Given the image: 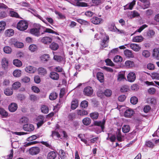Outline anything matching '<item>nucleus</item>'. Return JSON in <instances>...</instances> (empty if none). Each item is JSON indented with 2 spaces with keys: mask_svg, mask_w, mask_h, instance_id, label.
<instances>
[{
  "mask_svg": "<svg viewBox=\"0 0 159 159\" xmlns=\"http://www.w3.org/2000/svg\"><path fill=\"white\" fill-rule=\"evenodd\" d=\"M3 51L5 53L9 54L11 52L12 49L9 46H6L4 48Z\"/></svg>",
  "mask_w": 159,
  "mask_h": 159,
  "instance_id": "52",
  "label": "nucleus"
},
{
  "mask_svg": "<svg viewBox=\"0 0 159 159\" xmlns=\"http://www.w3.org/2000/svg\"><path fill=\"white\" fill-rule=\"evenodd\" d=\"M80 106L84 108H86L88 106V102L86 100L82 101L80 104Z\"/></svg>",
  "mask_w": 159,
  "mask_h": 159,
  "instance_id": "63",
  "label": "nucleus"
},
{
  "mask_svg": "<svg viewBox=\"0 0 159 159\" xmlns=\"http://www.w3.org/2000/svg\"><path fill=\"white\" fill-rule=\"evenodd\" d=\"M18 108V106L16 103L12 102L8 106L9 111L11 112H14L16 111Z\"/></svg>",
  "mask_w": 159,
  "mask_h": 159,
  "instance_id": "11",
  "label": "nucleus"
},
{
  "mask_svg": "<svg viewBox=\"0 0 159 159\" xmlns=\"http://www.w3.org/2000/svg\"><path fill=\"white\" fill-rule=\"evenodd\" d=\"M92 2L94 5H98L101 4L103 1V0H92Z\"/></svg>",
  "mask_w": 159,
  "mask_h": 159,
  "instance_id": "61",
  "label": "nucleus"
},
{
  "mask_svg": "<svg viewBox=\"0 0 159 159\" xmlns=\"http://www.w3.org/2000/svg\"><path fill=\"white\" fill-rule=\"evenodd\" d=\"M125 45L127 46L128 48L130 47L132 50L135 52H138L141 49V46L136 43H129L126 44Z\"/></svg>",
  "mask_w": 159,
  "mask_h": 159,
  "instance_id": "2",
  "label": "nucleus"
},
{
  "mask_svg": "<svg viewBox=\"0 0 159 159\" xmlns=\"http://www.w3.org/2000/svg\"><path fill=\"white\" fill-rule=\"evenodd\" d=\"M116 139V137L115 135H112L111 136L108 134V137L107 138V140H110L111 142H114Z\"/></svg>",
  "mask_w": 159,
  "mask_h": 159,
  "instance_id": "64",
  "label": "nucleus"
},
{
  "mask_svg": "<svg viewBox=\"0 0 159 159\" xmlns=\"http://www.w3.org/2000/svg\"><path fill=\"white\" fill-rule=\"evenodd\" d=\"M21 83L18 81L14 82L12 85V89L16 90L19 89L21 86Z\"/></svg>",
  "mask_w": 159,
  "mask_h": 159,
  "instance_id": "33",
  "label": "nucleus"
},
{
  "mask_svg": "<svg viewBox=\"0 0 159 159\" xmlns=\"http://www.w3.org/2000/svg\"><path fill=\"white\" fill-rule=\"evenodd\" d=\"M2 66L3 69L4 70L7 69L8 68V61L7 59L6 58H3L2 60Z\"/></svg>",
  "mask_w": 159,
  "mask_h": 159,
  "instance_id": "12",
  "label": "nucleus"
},
{
  "mask_svg": "<svg viewBox=\"0 0 159 159\" xmlns=\"http://www.w3.org/2000/svg\"><path fill=\"white\" fill-rule=\"evenodd\" d=\"M78 102L76 99L73 100L71 102V108L72 110L75 109L78 106Z\"/></svg>",
  "mask_w": 159,
  "mask_h": 159,
  "instance_id": "30",
  "label": "nucleus"
},
{
  "mask_svg": "<svg viewBox=\"0 0 159 159\" xmlns=\"http://www.w3.org/2000/svg\"><path fill=\"white\" fill-rule=\"evenodd\" d=\"M12 44L15 47L18 48H22L24 46V44L23 43L18 41L13 42L12 43Z\"/></svg>",
  "mask_w": 159,
  "mask_h": 159,
  "instance_id": "34",
  "label": "nucleus"
},
{
  "mask_svg": "<svg viewBox=\"0 0 159 159\" xmlns=\"http://www.w3.org/2000/svg\"><path fill=\"white\" fill-rule=\"evenodd\" d=\"M29 151L30 154L31 155H35L39 152L40 149L38 147H33L30 148Z\"/></svg>",
  "mask_w": 159,
  "mask_h": 159,
  "instance_id": "4",
  "label": "nucleus"
},
{
  "mask_svg": "<svg viewBox=\"0 0 159 159\" xmlns=\"http://www.w3.org/2000/svg\"><path fill=\"white\" fill-rule=\"evenodd\" d=\"M155 34V32L154 30H150L147 32V36L149 38H152L154 36Z\"/></svg>",
  "mask_w": 159,
  "mask_h": 159,
  "instance_id": "47",
  "label": "nucleus"
},
{
  "mask_svg": "<svg viewBox=\"0 0 159 159\" xmlns=\"http://www.w3.org/2000/svg\"><path fill=\"white\" fill-rule=\"evenodd\" d=\"M125 56L128 58H133L134 56L132 53V51L129 49H126L124 51Z\"/></svg>",
  "mask_w": 159,
  "mask_h": 159,
  "instance_id": "23",
  "label": "nucleus"
},
{
  "mask_svg": "<svg viewBox=\"0 0 159 159\" xmlns=\"http://www.w3.org/2000/svg\"><path fill=\"white\" fill-rule=\"evenodd\" d=\"M58 45L56 43L52 42L49 46L50 48L53 50H56L59 48Z\"/></svg>",
  "mask_w": 159,
  "mask_h": 159,
  "instance_id": "40",
  "label": "nucleus"
},
{
  "mask_svg": "<svg viewBox=\"0 0 159 159\" xmlns=\"http://www.w3.org/2000/svg\"><path fill=\"white\" fill-rule=\"evenodd\" d=\"M28 23L25 20L20 21L17 25V29L23 31L26 30L28 27Z\"/></svg>",
  "mask_w": 159,
  "mask_h": 159,
  "instance_id": "1",
  "label": "nucleus"
},
{
  "mask_svg": "<svg viewBox=\"0 0 159 159\" xmlns=\"http://www.w3.org/2000/svg\"><path fill=\"white\" fill-rule=\"evenodd\" d=\"M98 116V114L97 112L92 113L90 114V117L93 119H96Z\"/></svg>",
  "mask_w": 159,
  "mask_h": 159,
  "instance_id": "56",
  "label": "nucleus"
},
{
  "mask_svg": "<svg viewBox=\"0 0 159 159\" xmlns=\"http://www.w3.org/2000/svg\"><path fill=\"white\" fill-rule=\"evenodd\" d=\"M143 3L142 4V8L144 9L148 8L150 4L149 0H140Z\"/></svg>",
  "mask_w": 159,
  "mask_h": 159,
  "instance_id": "19",
  "label": "nucleus"
},
{
  "mask_svg": "<svg viewBox=\"0 0 159 159\" xmlns=\"http://www.w3.org/2000/svg\"><path fill=\"white\" fill-rule=\"evenodd\" d=\"M6 25V22L4 21L0 22V32L4 30Z\"/></svg>",
  "mask_w": 159,
  "mask_h": 159,
  "instance_id": "54",
  "label": "nucleus"
},
{
  "mask_svg": "<svg viewBox=\"0 0 159 159\" xmlns=\"http://www.w3.org/2000/svg\"><path fill=\"white\" fill-rule=\"evenodd\" d=\"M28 119L25 116H23L20 118L18 121V123L20 124L25 123L28 122Z\"/></svg>",
  "mask_w": 159,
  "mask_h": 159,
  "instance_id": "42",
  "label": "nucleus"
},
{
  "mask_svg": "<svg viewBox=\"0 0 159 159\" xmlns=\"http://www.w3.org/2000/svg\"><path fill=\"white\" fill-rule=\"evenodd\" d=\"M77 21L79 23L82 25H86L89 24L87 21L80 19H77Z\"/></svg>",
  "mask_w": 159,
  "mask_h": 159,
  "instance_id": "62",
  "label": "nucleus"
},
{
  "mask_svg": "<svg viewBox=\"0 0 159 159\" xmlns=\"http://www.w3.org/2000/svg\"><path fill=\"white\" fill-rule=\"evenodd\" d=\"M122 60V57L119 55L115 56L113 59L114 61L115 62H121Z\"/></svg>",
  "mask_w": 159,
  "mask_h": 159,
  "instance_id": "46",
  "label": "nucleus"
},
{
  "mask_svg": "<svg viewBox=\"0 0 159 159\" xmlns=\"http://www.w3.org/2000/svg\"><path fill=\"white\" fill-rule=\"evenodd\" d=\"M105 123V120H103L102 121H95L94 122V124L95 125L100 126L101 127L102 129L103 130L104 128V125Z\"/></svg>",
  "mask_w": 159,
  "mask_h": 159,
  "instance_id": "29",
  "label": "nucleus"
},
{
  "mask_svg": "<svg viewBox=\"0 0 159 159\" xmlns=\"http://www.w3.org/2000/svg\"><path fill=\"white\" fill-rule=\"evenodd\" d=\"M116 134L117 140L120 142L122 141L123 140V136L121 134L120 129H117Z\"/></svg>",
  "mask_w": 159,
  "mask_h": 159,
  "instance_id": "31",
  "label": "nucleus"
},
{
  "mask_svg": "<svg viewBox=\"0 0 159 159\" xmlns=\"http://www.w3.org/2000/svg\"><path fill=\"white\" fill-rule=\"evenodd\" d=\"M91 122L90 119L88 117L84 118L82 120L83 124L85 125H89L91 123Z\"/></svg>",
  "mask_w": 159,
  "mask_h": 159,
  "instance_id": "43",
  "label": "nucleus"
},
{
  "mask_svg": "<svg viewBox=\"0 0 159 159\" xmlns=\"http://www.w3.org/2000/svg\"><path fill=\"white\" fill-rule=\"evenodd\" d=\"M130 101L131 103L133 104H135L138 102V99L135 97H133L131 98Z\"/></svg>",
  "mask_w": 159,
  "mask_h": 159,
  "instance_id": "57",
  "label": "nucleus"
},
{
  "mask_svg": "<svg viewBox=\"0 0 159 159\" xmlns=\"http://www.w3.org/2000/svg\"><path fill=\"white\" fill-rule=\"evenodd\" d=\"M53 59L59 62H63L64 63L65 62V58L60 56L55 55L53 57Z\"/></svg>",
  "mask_w": 159,
  "mask_h": 159,
  "instance_id": "15",
  "label": "nucleus"
},
{
  "mask_svg": "<svg viewBox=\"0 0 159 159\" xmlns=\"http://www.w3.org/2000/svg\"><path fill=\"white\" fill-rule=\"evenodd\" d=\"M41 111L43 113L47 114L48 112V108L46 106L43 105L41 107Z\"/></svg>",
  "mask_w": 159,
  "mask_h": 159,
  "instance_id": "49",
  "label": "nucleus"
},
{
  "mask_svg": "<svg viewBox=\"0 0 159 159\" xmlns=\"http://www.w3.org/2000/svg\"><path fill=\"white\" fill-rule=\"evenodd\" d=\"M57 156L56 153L54 152H49L47 156L48 159H55Z\"/></svg>",
  "mask_w": 159,
  "mask_h": 159,
  "instance_id": "39",
  "label": "nucleus"
},
{
  "mask_svg": "<svg viewBox=\"0 0 159 159\" xmlns=\"http://www.w3.org/2000/svg\"><path fill=\"white\" fill-rule=\"evenodd\" d=\"M23 129L25 131L31 132L33 131L34 128V126L32 124H27L23 125Z\"/></svg>",
  "mask_w": 159,
  "mask_h": 159,
  "instance_id": "7",
  "label": "nucleus"
},
{
  "mask_svg": "<svg viewBox=\"0 0 159 159\" xmlns=\"http://www.w3.org/2000/svg\"><path fill=\"white\" fill-rule=\"evenodd\" d=\"M125 71H122L119 73L117 76V80L120 81L124 80L125 78Z\"/></svg>",
  "mask_w": 159,
  "mask_h": 159,
  "instance_id": "32",
  "label": "nucleus"
},
{
  "mask_svg": "<svg viewBox=\"0 0 159 159\" xmlns=\"http://www.w3.org/2000/svg\"><path fill=\"white\" fill-rule=\"evenodd\" d=\"M39 28H33L30 29V33L35 36H39L40 35Z\"/></svg>",
  "mask_w": 159,
  "mask_h": 159,
  "instance_id": "21",
  "label": "nucleus"
},
{
  "mask_svg": "<svg viewBox=\"0 0 159 159\" xmlns=\"http://www.w3.org/2000/svg\"><path fill=\"white\" fill-rule=\"evenodd\" d=\"M29 49L31 52H34L37 50V47L35 44H32L29 46Z\"/></svg>",
  "mask_w": 159,
  "mask_h": 159,
  "instance_id": "44",
  "label": "nucleus"
},
{
  "mask_svg": "<svg viewBox=\"0 0 159 159\" xmlns=\"http://www.w3.org/2000/svg\"><path fill=\"white\" fill-rule=\"evenodd\" d=\"M76 113L78 115L80 116H86L88 114V112L84 109L77 110Z\"/></svg>",
  "mask_w": 159,
  "mask_h": 159,
  "instance_id": "26",
  "label": "nucleus"
},
{
  "mask_svg": "<svg viewBox=\"0 0 159 159\" xmlns=\"http://www.w3.org/2000/svg\"><path fill=\"white\" fill-rule=\"evenodd\" d=\"M51 136L53 138H59L60 137V134L59 133L56 131V130L53 131L52 132Z\"/></svg>",
  "mask_w": 159,
  "mask_h": 159,
  "instance_id": "48",
  "label": "nucleus"
},
{
  "mask_svg": "<svg viewBox=\"0 0 159 159\" xmlns=\"http://www.w3.org/2000/svg\"><path fill=\"white\" fill-rule=\"evenodd\" d=\"M14 30L11 29L7 30L6 31L7 35L8 37L12 36L14 34Z\"/></svg>",
  "mask_w": 159,
  "mask_h": 159,
  "instance_id": "55",
  "label": "nucleus"
},
{
  "mask_svg": "<svg viewBox=\"0 0 159 159\" xmlns=\"http://www.w3.org/2000/svg\"><path fill=\"white\" fill-rule=\"evenodd\" d=\"M9 12L10 16L16 18H19V16L17 12L12 11H10Z\"/></svg>",
  "mask_w": 159,
  "mask_h": 159,
  "instance_id": "53",
  "label": "nucleus"
},
{
  "mask_svg": "<svg viewBox=\"0 0 159 159\" xmlns=\"http://www.w3.org/2000/svg\"><path fill=\"white\" fill-rule=\"evenodd\" d=\"M25 70L27 72L30 73H33L36 71V69L35 67L32 66H28L25 68Z\"/></svg>",
  "mask_w": 159,
  "mask_h": 159,
  "instance_id": "20",
  "label": "nucleus"
},
{
  "mask_svg": "<svg viewBox=\"0 0 159 159\" xmlns=\"http://www.w3.org/2000/svg\"><path fill=\"white\" fill-rule=\"evenodd\" d=\"M102 37H101L102 39L103 38L102 42L101 44L102 48H105L107 46V44L106 42L109 40V38L108 35H107L105 33L103 34Z\"/></svg>",
  "mask_w": 159,
  "mask_h": 159,
  "instance_id": "5",
  "label": "nucleus"
},
{
  "mask_svg": "<svg viewBox=\"0 0 159 159\" xmlns=\"http://www.w3.org/2000/svg\"><path fill=\"white\" fill-rule=\"evenodd\" d=\"M112 26H113V29L111 30V31L115 32L118 34H120L122 35H128L127 33L124 30L117 29L115 25H113Z\"/></svg>",
  "mask_w": 159,
  "mask_h": 159,
  "instance_id": "6",
  "label": "nucleus"
},
{
  "mask_svg": "<svg viewBox=\"0 0 159 159\" xmlns=\"http://www.w3.org/2000/svg\"><path fill=\"white\" fill-rule=\"evenodd\" d=\"M145 144L146 146L151 148H153L155 146L154 144L150 141H147Z\"/></svg>",
  "mask_w": 159,
  "mask_h": 159,
  "instance_id": "58",
  "label": "nucleus"
},
{
  "mask_svg": "<svg viewBox=\"0 0 159 159\" xmlns=\"http://www.w3.org/2000/svg\"><path fill=\"white\" fill-rule=\"evenodd\" d=\"M134 113V111L131 109L126 110L124 113V116L126 117L130 118Z\"/></svg>",
  "mask_w": 159,
  "mask_h": 159,
  "instance_id": "10",
  "label": "nucleus"
},
{
  "mask_svg": "<svg viewBox=\"0 0 159 159\" xmlns=\"http://www.w3.org/2000/svg\"><path fill=\"white\" fill-rule=\"evenodd\" d=\"M52 39L49 37H45L41 39L42 42L44 44H47L51 42Z\"/></svg>",
  "mask_w": 159,
  "mask_h": 159,
  "instance_id": "24",
  "label": "nucleus"
},
{
  "mask_svg": "<svg viewBox=\"0 0 159 159\" xmlns=\"http://www.w3.org/2000/svg\"><path fill=\"white\" fill-rule=\"evenodd\" d=\"M102 21V19L101 18L97 17H94L91 19V22L95 25H98L101 23Z\"/></svg>",
  "mask_w": 159,
  "mask_h": 159,
  "instance_id": "18",
  "label": "nucleus"
},
{
  "mask_svg": "<svg viewBox=\"0 0 159 159\" xmlns=\"http://www.w3.org/2000/svg\"><path fill=\"white\" fill-rule=\"evenodd\" d=\"M13 65L17 67H20L22 65V62L18 59H15L13 61Z\"/></svg>",
  "mask_w": 159,
  "mask_h": 159,
  "instance_id": "37",
  "label": "nucleus"
},
{
  "mask_svg": "<svg viewBox=\"0 0 159 159\" xmlns=\"http://www.w3.org/2000/svg\"><path fill=\"white\" fill-rule=\"evenodd\" d=\"M130 129V127L128 125H125L123 126L122 128V130L124 133H126L129 132Z\"/></svg>",
  "mask_w": 159,
  "mask_h": 159,
  "instance_id": "45",
  "label": "nucleus"
},
{
  "mask_svg": "<svg viewBox=\"0 0 159 159\" xmlns=\"http://www.w3.org/2000/svg\"><path fill=\"white\" fill-rule=\"evenodd\" d=\"M127 15L129 18H132L139 16V14L137 11H134L129 12Z\"/></svg>",
  "mask_w": 159,
  "mask_h": 159,
  "instance_id": "17",
  "label": "nucleus"
},
{
  "mask_svg": "<svg viewBox=\"0 0 159 159\" xmlns=\"http://www.w3.org/2000/svg\"><path fill=\"white\" fill-rule=\"evenodd\" d=\"M38 74L44 76L46 75L47 71L46 70L42 67H39L38 70Z\"/></svg>",
  "mask_w": 159,
  "mask_h": 159,
  "instance_id": "25",
  "label": "nucleus"
},
{
  "mask_svg": "<svg viewBox=\"0 0 159 159\" xmlns=\"http://www.w3.org/2000/svg\"><path fill=\"white\" fill-rule=\"evenodd\" d=\"M152 55L154 58L159 60V48L153 49Z\"/></svg>",
  "mask_w": 159,
  "mask_h": 159,
  "instance_id": "16",
  "label": "nucleus"
},
{
  "mask_svg": "<svg viewBox=\"0 0 159 159\" xmlns=\"http://www.w3.org/2000/svg\"><path fill=\"white\" fill-rule=\"evenodd\" d=\"M4 92L6 96H10L13 94V91L12 89L7 88L4 89Z\"/></svg>",
  "mask_w": 159,
  "mask_h": 159,
  "instance_id": "35",
  "label": "nucleus"
},
{
  "mask_svg": "<svg viewBox=\"0 0 159 159\" xmlns=\"http://www.w3.org/2000/svg\"><path fill=\"white\" fill-rule=\"evenodd\" d=\"M143 38L141 36H138L134 37L132 41L135 42H140L143 40Z\"/></svg>",
  "mask_w": 159,
  "mask_h": 159,
  "instance_id": "36",
  "label": "nucleus"
},
{
  "mask_svg": "<svg viewBox=\"0 0 159 159\" xmlns=\"http://www.w3.org/2000/svg\"><path fill=\"white\" fill-rule=\"evenodd\" d=\"M136 77V75L134 72H130L127 75V80L129 82H132L135 80Z\"/></svg>",
  "mask_w": 159,
  "mask_h": 159,
  "instance_id": "8",
  "label": "nucleus"
},
{
  "mask_svg": "<svg viewBox=\"0 0 159 159\" xmlns=\"http://www.w3.org/2000/svg\"><path fill=\"white\" fill-rule=\"evenodd\" d=\"M50 57V56L49 54H45L41 55L40 57V58L43 62L45 63L48 61Z\"/></svg>",
  "mask_w": 159,
  "mask_h": 159,
  "instance_id": "13",
  "label": "nucleus"
},
{
  "mask_svg": "<svg viewBox=\"0 0 159 159\" xmlns=\"http://www.w3.org/2000/svg\"><path fill=\"white\" fill-rule=\"evenodd\" d=\"M37 126L39 127L46 121L44 116H39L36 119Z\"/></svg>",
  "mask_w": 159,
  "mask_h": 159,
  "instance_id": "3",
  "label": "nucleus"
},
{
  "mask_svg": "<svg viewBox=\"0 0 159 159\" xmlns=\"http://www.w3.org/2000/svg\"><path fill=\"white\" fill-rule=\"evenodd\" d=\"M76 5L78 6L86 7L88 6V4L85 2H76Z\"/></svg>",
  "mask_w": 159,
  "mask_h": 159,
  "instance_id": "59",
  "label": "nucleus"
},
{
  "mask_svg": "<svg viewBox=\"0 0 159 159\" xmlns=\"http://www.w3.org/2000/svg\"><path fill=\"white\" fill-rule=\"evenodd\" d=\"M57 98V94L55 93H52L50 94L49 96L50 100H53Z\"/></svg>",
  "mask_w": 159,
  "mask_h": 159,
  "instance_id": "60",
  "label": "nucleus"
},
{
  "mask_svg": "<svg viewBox=\"0 0 159 159\" xmlns=\"http://www.w3.org/2000/svg\"><path fill=\"white\" fill-rule=\"evenodd\" d=\"M93 90L92 88L88 86L85 87L84 90V93L85 95L90 96L93 94Z\"/></svg>",
  "mask_w": 159,
  "mask_h": 159,
  "instance_id": "9",
  "label": "nucleus"
},
{
  "mask_svg": "<svg viewBox=\"0 0 159 159\" xmlns=\"http://www.w3.org/2000/svg\"><path fill=\"white\" fill-rule=\"evenodd\" d=\"M136 1L133 0L132 2L129 3L126 5L124 6V9L125 10L127 9L132 10L133 7L135 4Z\"/></svg>",
  "mask_w": 159,
  "mask_h": 159,
  "instance_id": "14",
  "label": "nucleus"
},
{
  "mask_svg": "<svg viewBox=\"0 0 159 159\" xmlns=\"http://www.w3.org/2000/svg\"><path fill=\"white\" fill-rule=\"evenodd\" d=\"M125 66L128 68H132L134 66V63L133 61L131 60H127L125 63Z\"/></svg>",
  "mask_w": 159,
  "mask_h": 159,
  "instance_id": "22",
  "label": "nucleus"
},
{
  "mask_svg": "<svg viewBox=\"0 0 159 159\" xmlns=\"http://www.w3.org/2000/svg\"><path fill=\"white\" fill-rule=\"evenodd\" d=\"M0 114L3 117H6L8 115V113L3 108L0 107Z\"/></svg>",
  "mask_w": 159,
  "mask_h": 159,
  "instance_id": "41",
  "label": "nucleus"
},
{
  "mask_svg": "<svg viewBox=\"0 0 159 159\" xmlns=\"http://www.w3.org/2000/svg\"><path fill=\"white\" fill-rule=\"evenodd\" d=\"M22 71L21 70L16 69L14 70L13 72V76L16 77H19L21 75Z\"/></svg>",
  "mask_w": 159,
  "mask_h": 159,
  "instance_id": "38",
  "label": "nucleus"
},
{
  "mask_svg": "<svg viewBox=\"0 0 159 159\" xmlns=\"http://www.w3.org/2000/svg\"><path fill=\"white\" fill-rule=\"evenodd\" d=\"M43 32L45 33H49L54 34H57V33L53 30L51 29L44 28Z\"/></svg>",
  "mask_w": 159,
  "mask_h": 159,
  "instance_id": "50",
  "label": "nucleus"
},
{
  "mask_svg": "<svg viewBox=\"0 0 159 159\" xmlns=\"http://www.w3.org/2000/svg\"><path fill=\"white\" fill-rule=\"evenodd\" d=\"M97 77L101 83L104 82V76L103 73L101 72H98L97 74Z\"/></svg>",
  "mask_w": 159,
  "mask_h": 159,
  "instance_id": "28",
  "label": "nucleus"
},
{
  "mask_svg": "<svg viewBox=\"0 0 159 159\" xmlns=\"http://www.w3.org/2000/svg\"><path fill=\"white\" fill-rule=\"evenodd\" d=\"M142 54V56L145 58L148 57L150 55V52L148 50L143 51Z\"/></svg>",
  "mask_w": 159,
  "mask_h": 159,
  "instance_id": "51",
  "label": "nucleus"
},
{
  "mask_svg": "<svg viewBox=\"0 0 159 159\" xmlns=\"http://www.w3.org/2000/svg\"><path fill=\"white\" fill-rule=\"evenodd\" d=\"M50 77L55 80H57L59 78V75L55 72H51L50 75Z\"/></svg>",
  "mask_w": 159,
  "mask_h": 159,
  "instance_id": "27",
  "label": "nucleus"
}]
</instances>
